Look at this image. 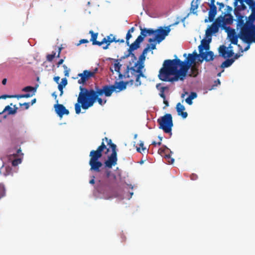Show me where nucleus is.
Wrapping results in <instances>:
<instances>
[{
	"label": "nucleus",
	"instance_id": "f03ea898",
	"mask_svg": "<svg viewBox=\"0 0 255 255\" xmlns=\"http://www.w3.org/2000/svg\"><path fill=\"white\" fill-rule=\"evenodd\" d=\"M198 55L196 52L189 54L184 61L178 58L165 60L158 74L159 79L165 82L183 81Z\"/></svg>",
	"mask_w": 255,
	"mask_h": 255
},
{
	"label": "nucleus",
	"instance_id": "6e6552de",
	"mask_svg": "<svg viewBox=\"0 0 255 255\" xmlns=\"http://www.w3.org/2000/svg\"><path fill=\"white\" fill-rule=\"evenodd\" d=\"M159 128L162 129L165 133H170L171 135L172 128L173 126L172 117L170 114H166L157 119Z\"/></svg>",
	"mask_w": 255,
	"mask_h": 255
},
{
	"label": "nucleus",
	"instance_id": "0eeeda50",
	"mask_svg": "<svg viewBox=\"0 0 255 255\" xmlns=\"http://www.w3.org/2000/svg\"><path fill=\"white\" fill-rule=\"evenodd\" d=\"M140 30V34L136 39L134 42L131 43L128 49V53L127 57L129 55H131L133 59L135 60V54L132 53V51L136 50L140 47V44L142 42L144 38L147 36H151L155 34V30L151 28H142L141 26H139Z\"/></svg>",
	"mask_w": 255,
	"mask_h": 255
},
{
	"label": "nucleus",
	"instance_id": "4468645a",
	"mask_svg": "<svg viewBox=\"0 0 255 255\" xmlns=\"http://www.w3.org/2000/svg\"><path fill=\"white\" fill-rule=\"evenodd\" d=\"M55 109L57 114L61 118L64 115H68L69 112L66 108L62 104L55 105Z\"/></svg>",
	"mask_w": 255,
	"mask_h": 255
},
{
	"label": "nucleus",
	"instance_id": "72a5a7b5",
	"mask_svg": "<svg viewBox=\"0 0 255 255\" xmlns=\"http://www.w3.org/2000/svg\"><path fill=\"white\" fill-rule=\"evenodd\" d=\"M21 159L20 158H18L16 159H14L12 161V165L13 166H16L19 164L21 163Z\"/></svg>",
	"mask_w": 255,
	"mask_h": 255
},
{
	"label": "nucleus",
	"instance_id": "cd10ccee",
	"mask_svg": "<svg viewBox=\"0 0 255 255\" xmlns=\"http://www.w3.org/2000/svg\"><path fill=\"white\" fill-rule=\"evenodd\" d=\"M77 103H76L75 105V112L77 114H79L81 113V107H82V103L81 102H79V97L77 99Z\"/></svg>",
	"mask_w": 255,
	"mask_h": 255
},
{
	"label": "nucleus",
	"instance_id": "7c9ffc66",
	"mask_svg": "<svg viewBox=\"0 0 255 255\" xmlns=\"http://www.w3.org/2000/svg\"><path fill=\"white\" fill-rule=\"evenodd\" d=\"M8 111L9 115H13L16 113V110H13L9 106H7L5 107L2 112Z\"/></svg>",
	"mask_w": 255,
	"mask_h": 255
},
{
	"label": "nucleus",
	"instance_id": "2f4dec72",
	"mask_svg": "<svg viewBox=\"0 0 255 255\" xmlns=\"http://www.w3.org/2000/svg\"><path fill=\"white\" fill-rule=\"evenodd\" d=\"M168 87H161L159 89L160 93L159 94V96L163 99H165L166 97L164 94V91L165 90H167Z\"/></svg>",
	"mask_w": 255,
	"mask_h": 255
},
{
	"label": "nucleus",
	"instance_id": "a19ab883",
	"mask_svg": "<svg viewBox=\"0 0 255 255\" xmlns=\"http://www.w3.org/2000/svg\"><path fill=\"white\" fill-rule=\"evenodd\" d=\"M33 95H34V93H32V94H30V93H26L25 94H22V98H30L32 96H33Z\"/></svg>",
	"mask_w": 255,
	"mask_h": 255
},
{
	"label": "nucleus",
	"instance_id": "774afa93",
	"mask_svg": "<svg viewBox=\"0 0 255 255\" xmlns=\"http://www.w3.org/2000/svg\"><path fill=\"white\" fill-rule=\"evenodd\" d=\"M61 53L58 52L57 55L56 56V57L59 58L60 57Z\"/></svg>",
	"mask_w": 255,
	"mask_h": 255
},
{
	"label": "nucleus",
	"instance_id": "0e129e2a",
	"mask_svg": "<svg viewBox=\"0 0 255 255\" xmlns=\"http://www.w3.org/2000/svg\"><path fill=\"white\" fill-rule=\"evenodd\" d=\"M215 0H211L210 3L209 4V5H215Z\"/></svg>",
	"mask_w": 255,
	"mask_h": 255
},
{
	"label": "nucleus",
	"instance_id": "3c124183",
	"mask_svg": "<svg viewBox=\"0 0 255 255\" xmlns=\"http://www.w3.org/2000/svg\"><path fill=\"white\" fill-rule=\"evenodd\" d=\"M0 99H5L6 98H12L11 95H4L0 97Z\"/></svg>",
	"mask_w": 255,
	"mask_h": 255
},
{
	"label": "nucleus",
	"instance_id": "bf43d9fd",
	"mask_svg": "<svg viewBox=\"0 0 255 255\" xmlns=\"http://www.w3.org/2000/svg\"><path fill=\"white\" fill-rule=\"evenodd\" d=\"M134 28L133 27H132L131 28H130L128 30V32L129 33H132L133 32V31H134Z\"/></svg>",
	"mask_w": 255,
	"mask_h": 255
},
{
	"label": "nucleus",
	"instance_id": "f704fd0d",
	"mask_svg": "<svg viewBox=\"0 0 255 255\" xmlns=\"http://www.w3.org/2000/svg\"><path fill=\"white\" fill-rule=\"evenodd\" d=\"M143 145H144L143 142L140 141L139 143V146L141 148V150L143 151H144V150H145L146 149V148L143 146ZM136 150H137V152L141 153V151L140 147H137Z\"/></svg>",
	"mask_w": 255,
	"mask_h": 255
},
{
	"label": "nucleus",
	"instance_id": "8fccbe9b",
	"mask_svg": "<svg viewBox=\"0 0 255 255\" xmlns=\"http://www.w3.org/2000/svg\"><path fill=\"white\" fill-rule=\"evenodd\" d=\"M12 98H16L17 99L19 98H23L22 96V94L21 95H11Z\"/></svg>",
	"mask_w": 255,
	"mask_h": 255
},
{
	"label": "nucleus",
	"instance_id": "5fc2aeb1",
	"mask_svg": "<svg viewBox=\"0 0 255 255\" xmlns=\"http://www.w3.org/2000/svg\"><path fill=\"white\" fill-rule=\"evenodd\" d=\"M59 79H60V77L59 76H56L54 78V81L55 82H56L57 83H59Z\"/></svg>",
	"mask_w": 255,
	"mask_h": 255
},
{
	"label": "nucleus",
	"instance_id": "09e8293b",
	"mask_svg": "<svg viewBox=\"0 0 255 255\" xmlns=\"http://www.w3.org/2000/svg\"><path fill=\"white\" fill-rule=\"evenodd\" d=\"M240 57V54L237 53L234 55V56L233 58H231V59H233L234 62L236 59H237Z\"/></svg>",
	"mask_w": 255,
	"mask_h": 255
},
{
	"label": "nucleus",
	"instance_id": "69168bd1",
	"mask_svg": "<svg viewBox=\"0 0 255 255\" xmlns=\"http://www.w3.org/2000/svg\"><path fill=\"white\" fill-rule=\"evenodd\" d=\"M52 96L54 97L55 99L57 98V95H56L55 93H53L52 94Z\"/></svg>",
	"mask_w": 255,
	"mask_h": 255
},
{
	"label": "nucleus",
	"instance_id": "473e14b6",
	"mask_svg": "<svg viewBox=\"0 0 255 255\" xmlns=\"http://www.w3.org/2000/svg\"><path fill=\"white\" fill-rule=\"evenodd\" d=\"M56 52L53 51L51 54H48L46 56V59L49 62H51L55 57Z\"/></svg>",
	"mask_w": 255,
	"mask_h": 255
},
{
	"label": "nucleus",
	"instance_id": "423d86ee",
	"mask_svg": "<svg viewBox=\"0 0 255 255\" xmlns=\"http://www.w3.org/2000/svg\"><path fill=\"white\" fill-rule=\"evenodd\" d=\"M89 33L91 35L90 41L92 42V44L98 46H102L104 45L102 47L104 50L108 49L111 43L113 42L116 43H124L125 42L124 39H117L116 36L114 35L113 34H110L109 35L104 37L101 41H99L97 40L98 35V33H94L93 30H90L89 31Z\"/></svg>",
	"mask_w": 255,
	"mask_h": 255
},
{
	"label": "nucleus",
	"instance_id": "dca6fc26",
	"mask_svg": "<svg viewBox=\"0 0 255 255\" xmlns=\"http://www.w3.org/2000/svg\"><path fill=\"white\" fill-rule=\"evenodd\" d=\"M203 60L206 62H209L213 60L214 58L217 57V56H215L213 52L211 51L204 52L200 54Z\"/></svg>",
	"mask_w": 255,
	"mask_h": 255
},
{
	"label": "nucleus",
	"instance_id": "603ef678",
	"mask_svg": "<svg viewBox=\"0 0 255 255\" xmlns=\"http://www.w3.org/2000/svg\"><path fill=\"white\" fill-rule=\"evenodd\" d=\"M63 62H64V59H60V60L58 61V62L57 63V67H59L60 66V65H61V64L63 63Z\"/></svg>",
	"mask_w": 255,
	"mask_h": 255
},
{
	"label": "nucleus",
	"instance_id": "412c9836",
	"mask_svg": "<svg viewBox=\"0 0 255 255\" xmlns=\"http://www.w3.org/2000/svg\"><path fill=\"white\" fill-rule=\"evenodd\" d=\"M129 79V80H130V79ZM128 82L131 83L129 81L124 82L123 81H120L119 82H116L115 85H114L115 87V91H116L117 89H118V92L122 91L123 90H125L126 88L127 84Z\"/></svg>",
	"mask_w": 255,
	"mask_h": 255
},
{
	"label": "nucleus",
	"instance_id": "6ab92c4d",
	"mask_svg": "<svg viewBox=\"0 0 255 255\" xmlns=\"http://www.w3.org/2000/svg\"><path fill=\"white\" fill-rule=\"evenodd\" d=\"M210 10L208 13L209 21L212 22L214 20L217 13V7L215 5H209Z\"/></svg>",
	"mask_w": 255,
	"mask_h": 255
},
{
	"label": "nucleus",
	"instance_id": "f8f14e48",
	"mask_svg": "<svg viewBox=\"0 0 255 255\" xmlns=\"http://www.w3.org/2000/svg\"><path fill=\"white\" fill-rule=\"evenodd\" d=\"M212 37L206 38L202 39L201 42V44L198 46L199 51L200 54L203 52L204 50H208L210 48L209 44L211 42Z\"/></svg>",
	"mask_w": 255,
	"mask_h": 255
},
{
	"label": "nucleus",
	"instance_id": "e2e57ef3",
	"mask_svg": "<svg viewBox=\"0 0 255 255\" xmlns=\"http://www.w3.org/2000/svg\"><path fill=\"white\" fill-rule=\"evenodd\" d=\"M6 81H7V80L6 79L4 78L2 80V84L3 85H5L6 84Z\"/></svg>",
	"mask_w": 255,
	"mask_h": 255
},
{
	"label": "nucleus",
	"instance_id": "4d7b16f0",
	"mask_svg": "<svg viewBox=\"0 0 255 255\" xmlns=\"http://www.w3.org/2000/svg\"><path fill=\"white\" fill-rule=\"evenodd\" d=\"M152 145H154V146H156L157 144L158 145H160L161 144V143L160 141L158 142H156L155 141H153L152 142Z\"/></svg>",
	"mask_w": 255,
	"mask_h": 255
},
{
	"label": "nucleus",
	"instance_id": "ea45409f",
	"mask_svg": "<svg viewBox=\"0 0 255 255\" xmlns=\"http://www.w3.org/2000/svg\"><path fill=\"white\" fill-rule=\"evenodd\" d=\"M149 49H150V45H149V44H147V45L146 47V48H145L143 49V51H142V53H141V54H143V55H145L146 54V53H147Z\"/></svg>",
	"mask_w": 255,
	"mask_h": 255
},
{
	"label": "nucleus",
	"instance_id": "13d9d810",
	"mask_svg": "<svg viewBox=\"0 0 255 255\" xmlns=\"http://www.w3.org/2000/svg\"><path fill=\"white\" fill-rule=\"evenodd\" d=\"M163 99V103L166 106L168 107L169 106L168 102L165 99Z\"/></svg>",
	"mask_w": 255,
	"mask_h": 255
},
{
	"label": "nucleus",
	"instance_id": "49530a36",
	"mask_svg": "<svg viewBox=\"0 0 255 255\" xmlns=\"http://www.w3.org/2000/svg\"><path fill=\"white\" fill-rule=\"evenodd\" d=\"M217 4L219 5V9L221 10L222 8L224 7V4L223 2H217Z\"/></svg>",
	"mask_w": 255,
	"mask_h": 255
},
{
	"label": "nucleus",
	"instance_id": "39448f33",
	"mask_svg": "<svg viewBox=\"0 0 255 255\" xmlns=\"http://www.w3.org/2000/svg\"><path fill=\"white\" fill-rule=\"evenodd\" d=\"M80 92L79 94V102L82 103V108L84 110H87L90 107H92L96 101L101 105H104L107 102V100H103L102 98H99V96H97L94 101H91V93L92 91H95L94 89L88 90L82 86L80 87Z\"/></svg>",
	"mask_w": 255,
	"mask_h": 255
},
{
	"label": "nucleus",
	"instance_id": "1a4fd4ad",
	"mask_svg": "<svg viewBox=\"0 0 255 255\" xmlns=\"http://www.w3.org/2000/svg\"><path fill=\"white\" fill-rule=\"evenodd\" d=\"M114 85H105L102 88L98 86L95 87V91H92L91 93V100L93 102L94 101L97 96H102L105 95L106 97H110L112 95L114 91H115Z\"/></svg>",
	"mask_w": 255,
	"mask_h": 255
},
{
	"label": "nucleus",
	"instance_id": "c756f323",
	"mask_svg": "<svg viewBox=\"0 0 255 255\" xmlns=\"http://www.w3.org/2000/svg\"><path fill=\"white\" fill-rule=\"evenodd\" d=\"M190 69L191 70V73L189 75L190 76H193L194 77L196 76L198 73V69L195 66H192V65H191V67L190 68Z\"/></svg>",
	"mask_w": 255,
	"mask_h": 255
},
{
	"label": "nucleus",
	"instance_id": "c03bdc74",
	"mask_svg": "<svg viewBox=\"0 0 255 255\" xmlns=\"http://www.w3.org/2000/svg\"><path fill=\"white\" fill-rule=\"evenodd\" d=\"M20 106H24L25 109L27 110L29 108V103H24L23 104H19Z\"/></svg>",
	"mask_w": 255,
	"mask_h": 255
},
{
	"label": "nucleus",
	"instance_id": "864d4df0",
	"mask_svg": "<svg viewBox=\"0 0 255 255\" xmlns=\"http://www.w3.org/2000/svg\"><path fill=\"white\" fill-rule=\"evenodd\" d=\"M220 84V81L219 79H217V80H215L214 81V86H217L218 85Z\"/></svg>",
	"mask_w": 255,
	"mask_h": 255
},
{
	"label": "nucleus",
	"instance_id": "aec40b11",
	"mask_svg": "<svg viewBox=\"0 0 255 255\" xmlns=\"http://www.w3.org/2000/svg\"><path fill=\"white\" fill-rule=\"evenodd\" d=\"M123 58L122 57L120 59H115V64H114V68H115V71L119 73V77L120 78H122L123 77H124V73L122 74L120 72L121 70V67L122 66V65L120 64V61H121V59Z\"/></svg>",
	"mask_w": 255,
	"mask_h": 255
},
{
	"label": "nucleus",
	"instance_id": "bb28decb",
	"mask_svg": "<svg viewBox=\"0 0 255 255\" xmlns=\"http://www.w3.org/2000/svg\"><path fill=\"white\" fill-rule=\"evenodd\" d=\"M215 25L217 26L218 28L220 27L224 26L225 24H224V19L223 18H217L215 21L213 23Z\"/></svg>",
	"mask_w": 255,
	"mask_h": 255
},
{
	"label": "nucleus",
	"instance_id": "79ce46f5",
	"mask_svg": "<svg viewBox=\"0 0 255 255\" xmlns=\"http://www.w3.org/2000/svg\"><path fill=\"white\" fill-rule=\"evenodd\" d=\"M150 43V44H149V45H150V49H151V50L155 49H156V43H155V41L152 42H151Z\"/></svg>",
	"mask_w": 255,
	"mask_h": 255
},
{
	"label": "nucleus",
	"instance_id": "e433bc0d",
	"mask_svg": "<svg viewBox=\"0 0 255 255\" xmlns=\"http://www.w3.org/2000/svg\"><path fill=\"white\" fill-rule=\"evenodd\" d=\"M131 37H132V35H131V33L128 32V33H127V35H126V43L128 45H129V46L130 45H129V40Z\"/></svg>",
	"mask_w": 255,
	"mask_h": 255
},
{
	"label": "nucleus",
	"instance_id": "4be33fe9",
	"mask_svg": "<svg viewBox=\"0 0 255 255\" xmlns=\"http://www.w3.org/2000/svg\"><path fill=\"white\" fill-rule=\"evenodd\" d=\"M224 24L230 25L233 22L234 19L233 16L231 14H227L225 15L223 17Z\"/></svg>",
	"mask_w": 255,
	"mask_h": 255
},
{
	"label": "nucleus",
	"instance_id": "37998d69",
	"mask_svg": "<svg viewBox=\"0 0 255 255\" xmlns=\"http://www.w3.org/2000/svg\"><path fill=\"white\" fill-rule=\"evenodd\" d=\"M248 45H247V47L244 50L242 49V47L240 45H238V46L239 47L240 49L241 50V51L243 52V51L248 50L250 48V43H248Z\"/></svg>",
	"mask_w": 255,
	"mask_h": 255
},
{
	"label": "nucleus",
	"instance_id": "20e7f679",
	"mask_svg": "<svg viewBox=\"0 0 255 255\" xmlns=\"http://www.w3.org/2000/svg\"><path fill=\"white\" fill-rule=\"evenodd\" d=\"M127 55V54L125 55L122 58L125 59L130 56L131 60L128 62L127 68L124 72L125 78H129V81L131 84L135 81V86L138 87L141 84L140 78L141 77H145L142 70L144 67L145 55L141 54L139 56L138 60H137V58L135 56V60H134L131 55H129L127 57L126 56Z\"/></svg>",
	"mask_w": 255,
	"mask_h": 255
},
{
	"label": "nucleus",
	"instance_id": "4c0bfd02",
	"mask_svg": "<svg viewBox=\"0 0 255 255\" xmlns=\"http://www.w3.org/2000/svg\"><path fill=\"white\" fill-rule=\"evenodd\" d=\"M67 80L66 78H64L62 79L61 82L60 84H59V85H62L63 87H65L67 84Z\"/></svg>",
	"mask_w": 255,
	"mask_h": 255
},
{
	"label": "nucleus",
	"instance_id": "7ed1b4c3",
	"mask_svg": "<svg viewBox=\"0 0 255 255\" xmlns=\"http://www.w3.org/2000/svg\"><path fill=\"white\" fill-rule=\"evenodd\" d=\"M251 9V14L248 19L245 17L239 9L234 10L236 17L237 27L241 31V39L246 43L255 42V0H246Z\"/></svg>",
	"mask_w": 255,
	"mask_h": 255
},
{
	"label": "nucleus",
	"instance_id": "f3484780",
	"mask_svg": "<svg viewBox=\"0 0 255 255\" xmlns=\"http://www.w3.org/2000/svg\"><path fill=\"white\" fill-rule=\"evenodd\" d=\"M219 29L217 26L212 23L206 30V38L212 37V35L218 32Z\"/></svg>",
	"mask_w": 255,
	"mask_h": 255
},
{
	"label": "nucleus",
	"instance_id": "de8ad7c7",
	"mask_svg": "<svg viewBox=\"0 0 255 255\" xmlns=\"http://www.w3.org/2000/svg\"><path fill=\"white\" fill-rule=\"evenodd\" d=\"M63 88H64V87H63L62 85H58V88L59 90L60 91V96H62L63 93Z\"/></svg>",
	"mask_w": 255,
	"mask_h": 255
},
{
	"label": "nucleus",
	"instance_id": "338daca9",
	"mask_svg": "<svg viewBox=\"0 0 255 255\" xmlns=\"http://www.w3.org/2000/svg\"><path fill=\"white\" fill-rule=\"evenodd\" d=\"M62 48H63L62 47H59L58 48V52L61 53Z\"/></svg>",
	"mask_w": 255,
	"mask_h": 255
},
{
	"label": "nucleus",
	"instance_id": "052dcab7",
	"mask_svg": "<svg viewBox=\"0 0 255 255\" xmlns=\"http://www.w3.org/2000/svg\"><path fill=\"white\" fill-rule=\"evenodd\" d=\"M21 150L20 149H18L17 150V153L16 154H14V156H16V155H18V154H19L20 153H21Z\"/></svg>",
	"mask_w": 255,
	"mask_h": 255
},
{
	"label": "nucleus",
	"instance_id": "c9c22d12",
	"mask_svg": "<svg viewBox=\"0 0 255 255\" xmlns=\"http://www.w3.org/2000/svg\"><path fill=\"white\" fill-rule=\"evenodd\" d=\"M234 54V52L233 49L227 50L226 56L227 58H230L232 57Z\"/></svg>",
	"mask_w": 255,
	"mask_h": 255
},
{
	"label": "nucleus",
	"instance_id": "2eb2a0df",
	"mask_svg": "<svg viewBox=\"0 0 255 255\" xmlns=\"http://www.w3.org/2000/svg\"><path fill=\"white\" fill-rule=\"evenodd\" d=\"M169 150L166 146L161 147L158 149V153L160 154H164L165 157L168 159V162L169 164H172L174 161V158H171L170 155L167 154L168 151Z\"/></svg>",
	"mask_w": 255,
	"mask_h": 255
},
{
	"label": "nucleus",
	"instance_id": "680f3d73",
	"mask_svg": "<svg viewBox=\"0 0 255 255\" xmlns=\"http://www.w3.org/2000/svg\"><path fill=\"white\" fill-rule=\"evenodd\" d=\"M36 101V99L35 98L32 100L31 101V105H33L34 103H35Z\"/></svg>",
	"mask_w": 255,
	"mask_h": 255
},
{
	"label": "nucleus",
	"instance_id": "b1692460",
	"mask_svg": "<svg viewBox=\"0 0 255 255\" xmlns=\"http://www.w3.org/2000/svg\"><path fill=\"white\" fill-rule=\"evenodd\" d=\"M200 0H193L191 3L190 11L194 14L196 13V9L198 7Z\"/></svg>",
	"mask_w": 255,
	"mask_h": 255
},
{
	"label": "nucleus",
	"instance_id": "9b49d317",
	"mask_svg": "<svg viewBox=\"0 0 255 255\" xmlns=\"http://www.w3.org/2000/svg\"><path fill=\"white\" fill-rule=\"evenodd\" d=\"M97 71L98 68H96L93 71L84 70L82 73L79 74L78 76L80 78L78 81V83L84 84L90 78L95 76Z\"/></svg>",
	"mask_w": 255,
	"mask_h": 255
},
{
	"label": "nucleus",
	"instance_id": "c85d7f7f",
	"mask_svg": "<svg viewBox=\"0 0 255 255\" xmlns=\"http://www.w3.org/2000/svg\"><path fill=\"white\" fill-rule=\"evenodd\" d=\"M37 87L31 86H26L22 89V91L25 92H33L32 93H35Z\"/></svg>",
	"mask_w": 255,
	"mask_h": 255
},
{
	"label": "nucleus",
	"instance_id": "ddd939ff",
	"mask_svg": "<svg viewBox=\"0 0 255 255\" xmlns=\"http://www.w3.org/2000/svg\"><path fill=\"white\" fill-rule=\"evenodd\" d=\"M241 31L237 34L234 29H233L228 33V37L230 39V41L232 44L235 45H238V38L241 39Z\"/></svg>",
	"mask_w": 255,
	"mask_h": 255
},
{
	"label": "nucleus",
	"instance_id": "a211bd4d",
	"mask_svg": "<svg viewBox=\"0 0 255 255\" xmlns=\"http://www.w3.org/2000/svg\"><path fill=\"white\" fill-rule=\"evenodd\" d=\"M176 109L178 115L182 117V118L185 119L188 116V114L186 112H184L185 110L184 106L180 103H178L176 105Z\"/></svg>",
	"mask_w": 255,
	"mask_h": 255
},
{
	"label": "nucleus",
	"instance_id": "9d476101",
	"mask_svg": "<svg viewBox=\"0 0 255 255\" xmlns=\"http://www.w3.org/2000/svg\"><path fill=\"white\" fill-rule=\"evenodd\" d=\"M170 26V25L165 27L164 29L160 26L158 29H155L154 37L153 38H149L148 42L151 43L152 42L156 41L158 43L161 42L170 32L171 30Z\"/></svg>",
	"mask_w": 255,
	"mask_h": 255
},
{
	"label": "nucleus",
	"instance_id": "5701e85b",
	"mask_svg": "<svg viewBox=\"0 0 255 255\" xmlns=\"http://www.w3.org/2000/svg\"><path fill=\"white\" fill-rule=\"evenodd\" d=\"M227 48L224 45H221L218 48V51L219 53V55L217 56V57L222 56L224 58H227L226 54H227Z\"/></svg>",
	"mask_w": 255,
	"mask_h": 255
},
{
	"label": "nucleus",
	"instance_id": "f257e3e1",
	"mask_svg": "<svg viewBox=\"0 0 255 255\" xmlns=\"http://www.w3.org/2000/svg\"><path fill=\"white\" fill-rule=\"evenodd\" d=\"M102 140L96 150H92L90 152V170L97 173L104 172L108 178L111 173L110 169L117 164V146L107 137Z\"/></svg>",
	"mask_w": 255,
	"mask_h": 255
},
{
	"label": "nucleus",
	"instance_id": "6e6d98bb",
	"mask_svg": "<svg viewBox=\"0 0 255 255\" xmlns=\"http://www.w3.org/2000/svg\"><path fill=\"white\" fill-rule=\"evenodd\" d=\"M95 176H93L92 177V179H91L89 181V183L91 184H94L95 183Z\"/></svg>",
	"mask_w": 255,
	"mask_h": 255
},
{
	"label": "nucleus",
	"instance_id": "a878e982",
	"mask_svg": "<svg viewBox=\"0 0 255 255\" xmlns=\"http://www.w3.org/2000/svg\"><path fill=\"white\" fill-rule=\"evenodd\" d=\"M234 63V60L231 59H227L224 61L221 65V67L222 68H227L230 67Z\"/></svg>",
	"mask_w": 255,
	"mask_h": 255
},
{
	"label": "nucleus",
	"instance_id": "393cba45",
	"mask_svg": "<svg viewBox=\"0 0 255 255\" xmlns=\"http://www.w3.org/2000/svg\"><path fill=\"white\" fill-rule=\"evenodd\" d=\"M197 96L196 93L191 92L190 95L185 99L186 102L191 105L192 104V100L196 98Z\"/></svg>",
	"mask_w": 255,
	"mask_h": 255
},
{
	"label": "nucleus",
	"instance_id": "58836bf2",
	"mask_svg": "<svg viewBox=\"0 0 255 255\" xmlns=\"http://www.w3.org/2000/svg\"><path fill=\"white\" fill-rule=\"evenodd\" d=\"M63 67L64 69V74L65 76H69V69H68L67 66L66 65H63Z\"/></svg>",
	"mask_w": 255,
	"mask_h": 255
},
{
	"label": "nucleus",
	"instance_id": "a18cd8bd",
	"mask_svg": "<svg viewBox=\"0 0 255 255\" xmlns=\"http://www.w3.org/2000/svg\"><path fill=\"white\" fill-rule=\"evenodd\" d=\"M89 41L87 39H83L79 41V43L77 44V45H79L83 43H88Z\"/></svg>",
	"mask_w": 255,
	"mask_h": 255
}]
</instances>
